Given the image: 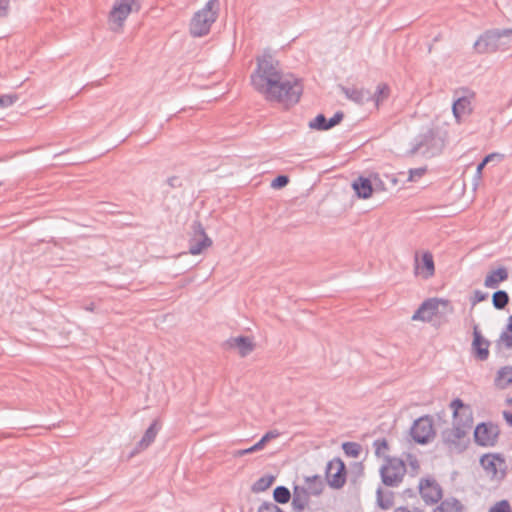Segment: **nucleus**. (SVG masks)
Segmentation results:
<instances>
[{
  "label": "nucleus",
  "mask_w": 512,
  "mask_h": 512,
  "mask_svg": "<svg viewBox=\"0 0 512 512\" xmlns=\"http://www.w3.org/2000/svg\"><path fill=\"white\" fill-rule=\"evenodd\" d=\"M258 512H284V511L273 502H264L259 506Z\"/></svg>",
  "instance_id": "42"
},
{
  "label": "nucleus",
  "mask_w": 512,
  "mask_h": 512,
  "mask_svg": "<svg viewBox=\"0 0 512 512\" xmlns=\"http://www.w3.org/2000/svg\"><path fill=\"white\" fill-rule=\"evenodd\" d=\"M257 451H260V449H256V444H254L250 448L240 449V450L235 451L234 452V456L235 457H241V456H244L246 454H251V453H254V452H257Z\"/></svg>",
  "instance_id": "45"
},
{
  "label": "nucleus",
  "mask_w": 512,
  "mask_h": 512,
  "mask_svg": "<svg viewBox=\"0 0 512 512\" xmlns=\"http://www.w3.org/2000/svg\"><path fill=\"white\" fill-rule=\"evenodd\" d=\"M426 171H427L426 167L410 169L408 181H410V182L417 181L419 178H421L426 173Z\"/></svg>",
  "instance_id": "41"
},
{
  "label": "nucleus",
  "mask_w": 512,
  "mask_h": 512,
  "mask_svg": "<svg viewBox=\"0 0 512 512\" xmlns=\"http://www.w3.org/2000/svg\"><path fill=\"white\" fill-rule=\"evenodd\" d=\"M432 512H465V506L455 497L440 500Z\"/></svg>",
  "instance_id": "22"
},
{
  "label": "nucleus",
  "mask_w": 512,
  "mask_h": 512,
  "mask_svg": "<svg viewBox=\"0 0 512 512\" xmlns=\"http://www.w3.org/2000/svg\"><path fill=\"white\" fill-rule=\"evenodd\" d=\"M499 434L500 430L496 424L483 422L476 426L474 440L479 446L492 447L497 443Z\"/></svg>",
  "instance_id": "9"
},
{
  "label": "nucleus",
  "mask_w": 512,
  "mask_h": 512,
  "mask_svg": "<svg viewBox=\"0 0 512 512\" xmlns=\"http://www.w3.org/2000/svg\"><path fill=\"white\" fill-rule=\"evenodd\" d=\"M167 183L172 188L181 187L182 183L178 176H172L168 178Z\"/></svg>",
  "instance_id": "46"
},
{
  "label": "nucleus",
  "mask_w": 512,
  "mask_h": 512,
  "mask_svg": "<svg viewBox=\"0 0 512 512\" xmlns=\"http://www.w3.org/2000/svg\"><path fill=\"white\" fill-rule=\"evenodd\" d=\"M9 0H0V17H4L8 13Z\"/></svg>",
  "instance_id": "47"
},
{
  "label": "nucleus",
  "mask_w": 512,
  "mask_h": 512,
  "mask_svg": "<svg viewBox=\"0 0 512 512\" xmlns=\"http://www.w3.org/2000/svg\"><path fill=\"white\" fill-rule=\"evenodd\" d=\"M507 330L512 332V315L509 317V323L507 325Z\"/></svg>",
  "instance_id": "53"
},
{
  "label": "nucleus",
  "mask_w": 512,
  "mask_h": 512,
  "mask_svg": "<svg viewBox=\"0 0 512 512\" xmlns=\"http://www.w3.org/2000/svg\"><path fill=\"white\" fill-rule=\"evenodd\" d=\"M406 466L408 465L410 468V473L412 476H416L420 471V462L415 455L407 454L406 455Z\"/></svg>",
  "instance_id": "34"
},
{
  "label": "nucleus",
  "mask_w": 512,
  "mask_h": 512,
  "mask_svg": "<svg viewBox=\"0 0 512 512\" xmlns=\"http://www.w3.org/2000/svg\"><path fill=\"white\" fill-rule=\"evenodd\" d=\"M473 94L470 96H462L459 97L456 101H454L452 106L453 115L458 122H460L461 118L464 116H468L472 112V100Z\"/></svg>",
  "instance_id": "19"
},
{
  "label": "nucleus",
  "mask_w": 512,
  "mask_h": 512,
  "mask_svg": "<svg viewBox=\"0 0 512 512\" xmlns=\"http://www.w3.org/2000/svg\"><path fill=\"white\" fill-rule=\"evenodd\" d=\"M503 417L506 420V422L512 427V412L504 411Z\"/></svg>",
  "instance_id": "50"
},
{
  "label": "nucleus",
  "mask_w": 512,
  "mask_h": 512,
  "mask_svg": "<svg viewBox=\"0 0 512 512\" xmlns=\"http://www.w3.org/2000/svg\"><path fill=\"white\" fill-rule=\"evenodd\" d=\"M251 84L266 101L287 109L296 105L303 93L302 81L294 75L284 74L279 61L269 53L257 57Z\"/></svg>",
  "instance_id": "1"
},
{
  "label": "nucleus",
  "mask_w": 512,
  "mask_h": 512,
  "mask_svg": "<svg viewBox=\"0 0 512 512\" xmlns=\"http://www.w3.org/2000/svg\"><path fill=\"white\" fill-rule=\"evenodd\" d=\"M18 100L16 94H3L0 95V108H7L12 106Z\"/></svg>",
  "instance_id": "37"
},
{
  "label": "nucleus",
  "mask_w": 512,
  "mask_h": 512,
  "mask_svg": "<svg viewBox=\"0 0 512 512\" xmlns=\"http://www.w3.org/2000/svg\"><path fill=\"white\" fill-rule=\"evenodd\" d=\"M273 498L277 503L286 504L291 498V493L287 487L277 486L273 491Z\"/></svg>",
  "instance_id": "31"
},
{
  "label": "nucleus",
  "mask_w": 512,
  "mask_h": 512,
  "mask_svg": "<svg viewBox=\"0 0 512 512\" xmlns=\"http://www.w3.org/2000/svg\"><path fill=\"white\" fill-rule=\"evenodd\" d=\"M508 279V271L505 267H499L491 271L485 278L484 285L488 288H496L502 281Z\"/></svg>",
  "instance_id": "24"
},
{
  "label": "nucleus",
  "mask_w": 512,
  "mask_h": 512,
  "mask_svg": "<svg viewBox=\"0 0 512 512\" xmlns=\"http://www.w3.org/2000/svg\"><path fill=\"white\" fill-rule=\"evenodd\" d=\"M453 410V426L443 430L442 441L451 453H462L469 444V432L472 428V412L459 398L450 403Z\"/></svg>",
  "instance_id": "2"
},
{
  "label": "nucleus",
  "mask_w": 512,
  "mask_h": 512,
  "mask_svg": "<svg viewBox=\"0 0 512 512\" xmlns=\"http://www.w3.org/2000/svg\"><path fill=\"white\" fill-rule=\"evenodd\" d=\"M342 448L346 455L352 456V457H358L361 451V446L358 443L355 442H345L342 445Z\"/></svg>",
  "instance_id": "35"
},
{
  "label": "nucleus",
  "mask_w": 512,
  "mask_h": 512,
  "mask_svg": "<svg viewBox=\"0 0 512 512\" xmlns=\"http://www.w3.org/2000/svg\"><path fill=\"white\" fill-rule=\"evenodd\" d=\"M142 0H116L108 17L110 30L121 32L124 22L132 12L141 9Z\"/></svg>",
  "instance_id": "7"
},
{
  "label": "nucleus",
  "mask_w": 512,
  "mask_h": 512,
  "mask_svg": "<svg viewBox=\"0 0 512 512\" xmlns=\"http://www.w3.org/2000/svg\"><path fill=\"white\" fill-rule=\"evenodd\" d=\"M310 492L306 488L295 486L292 496V508L295 512H302L309 504Z\"/></svg>",
  "instance_id": "20"
},
{
  "label": "nucleus",
  "mask_w": 512,
  "mask_h": 512,
  "mask_svg": "<svg viewBox=\"0 0 512 512\" xmlns=\"http://www.w3.org/2000/svg\"><path fill=\"white\" fill-rule=\"evenodd\" d=\"M489 512H512V509L508 500H501L493 505Z\"/></svg>",
  "instance_id": "39"
},
{
  "label": "nucleus",
  "mask_w": 512,
  "mask_h": 512,
  "mask_svg": "<svg viewBox=\"0 0 512 512\" xmlns=\"http://www.w3.org/2000/svg\"><path fill=\"white\" fill-rule=\"evenodd\" d=\"M306 482V489L308 492H310L312 495H319L323 490V483L321 480V477L318 475H314L311 477L305 478Z\"/></svg>",
  "instance_id": "28"
},
{
  "label": "nucleus",
  "mask_w": 512,
  "mask_h": 512,
  "mask_svg": "<svg viewBox=\"0 0 512 512\" xmlns=\"http://www.w3.org/2000/svg\"><path fill=\"white\" fill-rule=\"evenodd\" d=\"M439 301L437 299L425 300L412 316L413 321L430 322L437 314Z\"/></svg>",
  "instance_id": "14"
},
{
  "label": "nucleus",
  "mask_w": 512,
  "mask_h": 512,
  "mask_svg": "<svg viewBox=\"0 0 512 512\" xmlns=\"http://www.w3.org/2000/svg\"><path fill=\"white\" fill-rule=\"evenodd\" d=\"M2 185V183L0 182V186Z\"/></svg>",
  "instance_id": "55"
},
{
  "label": "nucleus",
  "mask_w": 512,
  "mask_h": 512,
  "mask_svg": "<svg viewBox=\"0 0 512 512\" xmlns=\"http://www.w3.org/2000/svg\"><path fill=\"white\" fill-rule=\"evenodd\" d=\"M403 493L409 497L414 496V491L412 489H406Z\"/></svg>",
  "instance_id": "52"
},
{
  "label": "nucleus",
  "mask_w": 512,
  "mask_h": 512,
  "mask_svg": "<svg viewBox=\"0 0 512 512\" xmlns=\"http://www.w3.org/2000/svg\"><path fill=\"white\" fill-rule=\"evenodd\" d=\"M394 512H411L407 507H398Z\"/></svg>",
  "instance_id": "51"
},
{
  "label": "nucleus",
  "mask_w": 512,
  "mask_h": 512,
  "mask_svg": "<svg viewBox=\"0 0 512 512\" xmlns=\"http://www.w3.org/2000/svg\"><path fill=\"white\" fill-rule=\"evenodd\" d=\"M512 37V28L509 29H493L483 33L474 44V48L478 53H493L499 49L504 50L508 45V39Z\"/></svg>",
  "instance_id": "5"
},
{
  "label": "nucleus",
  "mask_w": 512,
  "mask_h": 512,
  "mask_svg": "<svg viewBox=\"0 0 512 512\" xmlns=\"http://www.w3.org/2000/svg\"><path fill=\"white\" fill-rule=\"evenodd\" d=\"M377 505L383 509L388 510L394 505V494L393 492H384L381 487L376 491Z\"/></svg>",
  "instance_id": "26"
},
{
  "label": "nucleus",
  "mask_w": 512,
  "mask_h": 512,
  "mask_svg": "<svg viewBox=\"0 0 512 512\" xmlns=\"http://www.w3.org/2000/svg\"><path fill=\"white\" fill-rule=\"evenodd\" d=\"M509 302V296L506 291L498 290L492 296V303L496 309H504Z\"/></svg>",
  "instance_id": "30"
},
{
  "label": "nucleus",
  "mask_w": 512,
  "mask_h": 512,
  "mask_svg": "<svg viewBox=\"0 0 512 512\" xmlns=\"http://www.w3.org/2000/svg\"><path fill=\"white\" fill-rule=\"evenodd\" d=\"M191 228L193 232L191 238H204L207 236L205 229L200 221H194Z\"/></svg>",
  "instance_id": "40"
},
{
  "label": "nucleus",
  "mask_w": 512,
  "mask_h": 512,
  "mask_svg": "<svg viewBox=\"0 0 512 512\" xmlns=\"http://www.w3.org/2000/svg\"><path fill=\"white\" fill-rule=\"evenodd\" d=\"M483 469L492 477H497L499 469L505 465V460L498 454H486L480 459Z\"/></svg>",
  "instance_id": "17"
},
{
  "label": "nucleus",
  "mask_w": 512,
  "mask_h": 512,
  "mask_svg": "<svg viewBox=\"0 0 512 512\" xmlns=\"http://www.w3.org/2000/svg\"><path fill=\"white\" fill-rule=\"evenodd\" d=\"M486 165H487V163H486L484 160H482V161L478 164L477 169H476V175H477L478 177H481V175H482V170L484 169V167H485Z\"/></svg>",
  "instance_id": "49"
},
{
  "label": "nucleus",
  "mask_w": 512,
  "mask_h": 512,
  "mask_svg": "<svg viewBox=\"0 0 512 512\" xmlns=\"http://www.w3.org/2000/svg\"><path fill=\"white\" fill-rule=\"evenodd\" d=\"M352 187L359 198L367 199L373 193L372 183L368 178L359 177L353 182Z\"/></svg>",
  "instance_id": "23"
},
{
  "label": "nucleus",
  "mask_w": 512,
  "mask_h": 512,
  "mask_svg": "<svg viewBox=\"0 0 512 512\" xmlns=\"http://www.w3.org/2000/svg\"><path fill=\"white\" fill-rule=\"evenodd\" d=\"M444 148V139L435 129H427L416 138V143L411 149V154L420 153L424 157L431 158L439 155Z\"/></svg>",
  "instance_id": "6"
},
{
  "label": "nucleus",
  "mask_w": 512,
  "mask_h": 512,
  "mask_svg": "<svg viewBox=\"0 0 512 512\" xmlns=\"http://www.w3.org/2000/svg\"><path fill=\"white\" fill-rule=\"evenodd\" d=\"M220 11L219 0H209L205 6L197 11L189 24V32L193 37L207 35L213 23L217 20Z\"/></svg>",
  "instance_id": "3"
},
{
  "label": "nucleus",
  "mask_w": 512,
  "mask_h": 512,
  "mask_svg": "<svg viewBox=\"0 0 512 512\" xmlns=\"http://www.w3.org/2000/svg\"><path fill=\"white\" fill-rule=\"evenodd\" d=\"M419 493L427 505L437 504L443 497V490L433 478H423L419 481Z\"/></svg>",
  "instance_id": "10"
},
{
  "label": "nucleus",
  "mask_w": 512,
  "mask_h": 512,
  "mask_svg": "<svg viewBox=\"0 0 512 512\" xmlns=\"http://www.w3.org/2000/svg\"><path fill=\"white\" fill-rule=\"evenodd\" d=\"M211 245L212 240L208 236H205L204 238H191L189 240V253L192 255H198Z\"/></svg>",
  "instance_id": "25"
},
{
  "label": "nucleus",
  "mask_w": 512,
  "mask_h": 512,
  "mask_svg": "<svg viewBox=\"0 0 512 512\" xmlns=\"http://www.w3.org/2000/svg\"><path fill=\"white\" fill-rule=\"evenodd\" d=\"M407 473L406 462L394 456H385L379 469L383 485L391 488L399 487Z\"/></svg>",
  "instance_id": "4"
},
{
  "label": "nucleus",
  "mask_w": 512,
  "mask_h": 512,
  "mask_svg": "<svg viewBox=\"0 0 512 512\" xmlns=\"http://www.w3.org/2000/svg\"><path fill=\"white\" fill-rule=\"evenodd\" d=\"M390 95V88L386 83L378 84L376 91L373 95L370 94V100L375 102L378 107L383 101H385Z\"/></svg>",
  "instance_id": "27"
},
{
  "label": "nucleus",
  "mask_w": 512,
  "mask_h": 512,
  "mask_svg": "<svg viewBox=\"0 0 512 512\" xmlns=\"http://www.w3.org/2000/svg\"><path fill=\"white\" fill-rule=\"evenodd\" d=\"M498 379L504 382V385L512 384V367H503L498 371Z\"/></svg>",
  "instance_id": "36"
},
{
  "label": "nucleus",
  "mask_w": 512,
  "mask_h": 512,
  "mask_svg": "<svg viewBox=\"0 0 512 512\" xmlns=\"http://www.w3.org/2000/svg\"><path fill=\"white\" fill-rule=\"evenodd\" d=\"M411 436L419 444L430 442L435 436L432 417L426 415L417 419L411 427Z\"/></svg>",
  "instance_id": "8"
},
{
  "label": "nucleus",
  "mask_w": 512,
  "mask_h": 512,
  "mask_svg": "<svg viewBox=\"0 0 512 512\" xmlns=\"http://www.w3.org/2000/svg\"><path fill=\"white\" fill-rule=\"evenodd\" d=\"M87 310L93 311V305L87 307Z\"/></svg>",
  "instance_id": "54"
},
{
  "label": "nucleus",
  "mask_w": 512,
  "mask_h": 512,
  "mask_svg": "<svg viewBox=\"0 0 512 512\" xmlns=\"http://www.w3.org/2000/svg\"><path fill=\"white\" fill-rule=\"evenodd\" d=\"M373 447L375 449V455L377 457H384L385 453L389 450V444L386 438H378L373 442Z\"/></svg>",
  "instance_id": "32"
},
{
  "label": "nucleus",
  "mask_w": 512,
  "mask_h": 512,
  "mask_svg": "<svg viewBox=\"0 0 512 512\" xmlns=\"http://www.w3.org/2000/svg\"><path fill=\"white\" fill-rule=\"evenodd\" d=\"M223 347L226 350L236 349L241 357H246L255 349V344L248 336H237L227 339L223 343Z\"/></svg>",
  "instance_id": "13"
},
{
  "label": "nucleus",
  "mask_w": 512,
  "mask_h": 512,
  "mask_svg": "<svg viewBox=\"0 0 512 512\" xmlns=\"http://www.w3.org/2000/svg\"><path fill=\"white\" fill-rule=\"evenodd\" d=\"M280 436V432L278 430H270L263 435V437L256 443V449L262 450L265 445Z\"/></svg>",
  "instance_id": "33"
},
{
  "label": "nucleus",
  "mask_w": 512,
  "mask_h": 512,
  "mask_svg": "<svg viewBox=\"0 0 512 512\" xmlns=\"http://www.w3.org/2000/svg\"><path fill=\"white\" fill-rule=\"evenodd\" d=\"M498 345H503L506 349H512V332L507 329L503 331L498 340Z\"/></svg>",
  "instance_id": "38"
},
{
  "label": "nucleus",
  "mask_w": 512,
  "mask_h": 512,
  "mask_svg": "<svg viewBox=\"0 0 512 512\" xmlns=\"http://www.w3.org/2000/svg\"><path fill=\"white\" fill-rule=\"evenodd\" d=\"M340 90L346 96V98L355 102L356 104L362 105L370 100L369 91L363 88L340 86Z\"/></svg>",
  "instance_id": "21"
},
{
  "label": "nucleus",
  "mask_w": 512,
  "mask_h": 512,
  "mask_svg": "<svg viewBox=\"0 0 512 512\" xmlns=\"http://www.w3.org/2000/svg\"><path fill=\"white\" fill-rule=\"evenodd\" d=\"M274 480L275 477L272 475H265L263 477H260L252 485V491L255 493L264 492L273 484Z\"/></svg>",
  "instance_id": "29"
},
{
  "label": "nucleus",
  "mask_w": 512,
  "mask_h": 512,
  "mask_svg": "<svg viewBox=\"0 0 512 512\" xmlns=\"http://www.w3.org/2000/svg\"><path fill=\"white\" fill-rule=\"evenodd\" d=\"M161 429V423L158 419H155L148 429L145 431L141 440L137 443L135 452L138 453L147 449L156 439L158 432Z\"/></svg>",
  "instance_id": "18"
},
{
  "label": "nucleus",
  "mask_w": 512,
  "mask_h": 512,
  "mask_svg": "<svg viewBox=\"0 0 512 512\" xmlns=\"http://www.w3.org/2000/svg\"><path fill=\"white\" fill-rule=\"evenodd\" d=\"M414 274L427 280L435 274V264L433 255L429 251H425L419 259L418 252L415 253L414 257Z\"/></svg>",
  "instance_id": "12"
},
{
  "label": "nucleus",
  "mask_w": 512,
  "mask_h": 512,
  "mask_svg": "<svg viewBox=\"0 0 512 512\" xmlns=\"http://www.w3.org/2000/svg\"><path fill=\"white\" fill-rule=\"evenodd\" d=\"M328 484L335 489L342 488L346 482V466L340 458H334L326 467Z\"/></svg>",
  "instance_id": "11"
},
{
  "label": "nucleus",
  "mask_w": 512,
  "mask_h": 512,
  "mask_svg": "<svg viewBox=\"0 0 512 512\" xmlns=\"http://www.w3.org/2000/svg\"><path fill=\"white\" fill-rule=\"evenodd\" d=\"M343 118L344 113L342 111L336 112L334 116L329 120H327L325 115L318 114L313 120L309 122V128L318 131L329 130L334 126L340 124Z\"/></svg>",
  "instance_id": "15"
},
{
  "label": "nucleus",
  "mask_w": 512,
  "mask_h": 512,
  "mask_svg": "<svg viewBox=\"0 0 512 512\" xmlns=\"http://www.w3.org/2000/svg\"><path fill=\"white\" fill-rule=\"evenodd\" d=\"M510 402H512V399L510 400Z\"/></svg>",
  "instance_id": "56"
},
{
  "label": "nucleus",
  "mask_w": 512,
  "mask_h": 512,
  "mask_svg": "<svg viewBox=\"0 0 512 512\" xmlns=\"http://www.w3.org/2000/svg\"><path fill=\"white\" fill-rule=\"evenodd\" d=\"M487 297H488L487 293H485L481 290H475L473 293V297H472V304L476 305L477 303L486 300Z\"/></svg>",
  "instance_id": "44"
},
{
  "label": "nucleus",
  "mask_w": 512,
  "mask_h": 512,
  "mask_svg": "<svg viewBox=\"0 0 512 512\" xmlns=\"http://www.w3.org/2000/svg\"><path fill=\"white\" fill-rule=\"evenodd\" d=\"M495 157H498V158L502 159L503 156L501 154H498V153H491V154H488L487 156H485L483 160L488 164Z\"/></svg>",
  "instance_id": "48"
},
{
  "label": "nucleus",
  "mask_w": 512,
  "mask_h": 512,
  "mask_svg": "<svg viewBox=\"0 0 512 512\" xmlns=\"http://www.w3.org/2000/svg\"><path fill=\"white\" fill-rule=\"evenodd\" d=\"M473 336L472 351L475 357L480 361L487 360L489 357V341L482 337L476 327L474 328Z\"/></svg>",
  "instance_id": "16"
},
{
  "label": "nucleus",
  "mask_w": 512,
  "mask_h": 512,
  "mask_svg": "<svg viewBox=\"0 0 512 512\" xmlns=\"http://www.w3.org/2000/svg\"><path fill=\"white\" fill-rule=\"evenodd\" d=\"M289 183V178L286 175L277 176L271 183V187L274 189H280L285 187Z\"/></svg>",
  "instance_id": "43"
}]
</instances>
